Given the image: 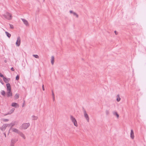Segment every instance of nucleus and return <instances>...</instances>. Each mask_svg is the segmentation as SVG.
Listing matches in <instances>:
<instances>
[{
	"mask_svg": "<svg viewBox=\"0 0 146 146\" xmlns=\"http://www.w3.org/2000/svg\"><path fill=\"white\" fill-rule=\"evenodd\" d=\"M4 17L8 20H11L12 18L11 14L8 12H6V13L3 15Z\"/></svg>",
	"mask_w": 146,
	"mask_h": 146,
	"instance_id": "1",
	"label": "nucleus"
},
{
	"mask_svg": "<svg viewBox=\"0 0 146 146\" xmlns=\"http://www.w3.org/2000/svg\"><path fill=\"white\" fill-rule=\"evenodd\" d=\"M70 119L72 122L74 123V125L75 126L77 127L78 126V124L77 121L75 118L72 115H70Z\"/></svg>",
	"mask_w": 146,
	"mask_h": 146,
	"instance_id": "2",
	"label": "nucleus"
},
{
	"mask_svg": "<svg viewBox=\"0 0 146 146\" xmlns=\"http://www.w3.org/2000/svg\"><path fill=\"white\" fill-rule=\"evenodd\" d=\"M30 125V124L29 123H23L21 125V128L24 129H27Z\"/></svg>",
	"mask_w": 146,
	"mask_h": 146,
	"instance_id": "3",
	"label": "nucleus"
},
{
	"mask_svg": "<svg viewBox=\"0 0 146 146\" xmlns=\"http://www.w3.org/2000/svg\"><path fill=\"white\" fill-rule=\"evenodd\" d=\"M83 111L84 113V116L88 122H89V118L88 115L84 107L82 108Z\"/></svg>",
	"mask_w": 146,
	"mask_h": 146,
	"instance_id": "4",
	"label": "nucleus"
},
{
	"mask_svg": "<svg viewBox=\"0 0 146 146\" xmlns=\"http://www.w3.org/2000/svg\"><path fill=\"white\" fill-rule=\"evenodd\" d=\"M21 39L19 36H18L17 38V40L16 42V44L17 46H19L20 44Z\"/></svg>",
	"mask_w": 146,
	"mask_h": 146,
	"instance_id": "5",
	"label": "nucleus"
},
{
	"mask_svg": "<svg viewBox=\"0 0 146 146\" xmlns=\"http://www.w3.org/2000/svg\"><path fill=\"white\" fill-rule=\"evenodd\" d=\"M10 124H4L2 126L1 129L2 131H4L6 129V127L8 126V125H9Z\"/></svg>",
	"mask_w": 146,
	"mask_h": 146,
	"instance_id": "6",
	"label": "nucleus"
},
{
	"mask_svg": "<svg viewBox=\"0 0 146 146\" xmlns=\"http://www.w3.org/2000/svg\"><path fill=\"white\" fill-rule=\"evenodd\" d=\"M7 96L8 97H12V93L11 90H7Z\"/></svg>",
	"mask_w": 146,
	"mask_h": 146,
	"instance_id": "7",
	"label": "nucleus"
},
{
	"mask_svg": "<svg viewBox=\"0 0 146 146\" xmlns=\"http://www.w3.org/2000/svg\"><path fill=\"white\" fill-rule=\"evenodd\" d=\"M15 108H12L11 110L7 114L4 115H6L8 114H10L12 113L15 110Z\"/></svg>",
	"mask_w": 146,
	"mask_h": 146,
	"instance_id": "8",
	"label": "nucleus"
},
{
	"mask_svg": "<svg viewBox=\"0 0 146 146\" xmlns=\"http://www.w3.org/2000/svg\"><path fill=\"white\" fill-rule=\"evenodd\" d=\"M7 90H11V87L10 84L9 83H7L6 84Z\"/></svg>",
	"mask_w": 146,
	"mask_h": 146,
	"instance_id": "9",
	"label": "nucleus"
},
{
	"mask_svg": "<svg viewBox=\"0 0 146 146\" xmlns=\"http://www.w3.org/2000/svg\"><path fill=\"white\" fill-rule=\"evenodd\" d=\"M11 106L16 108L19 107V105L17 103L14 102L12 104Z\"/></svg>",
	"mask_w": 146,
	"mask_h": 146,
	"instance_id": "10",
	"label": "nucleus"
},
{
	"mask_svg": "<svg viewBox=\"0 0 146 146\" xmlns=\"http://www.w3.org/2000/svg\"><path fill=\"white\" fill-rule=\"evenodd\" d=\"M130 137L132 139H133L134 138V132L132 129L131 130L130 133Z\"/></svg>",
	"mask_w": 146,
	"mask_h": 146,
	"instance_id": "11",
	"label": "nucleus"
},
{
	"mask_svg": "<svg viewBox=\"0 0 146 146\" xmlns=\"http://www.w3.org/2000/svg\"><path fill=\"white\" fill-rule=\"evenodd\" d=\"M15 121H14L13 123H11L10 124H10L9 125H8V127H10L11 126L10 129H11L12 127L15 125Z\"/></svg>",
	"mask_w": 146,
	"mask_h": 146,
	"instance_id": "12",
	"label": "nucleus"
},
{
	"mask_svg": "<svg viewBox=\"0 0 146 146\" xmlns=\"http://www.w3.org/2000/svg\"><path fill=\"white\" fill-rule=\"evenodd\" d=\"M3 80L4 82L6 83H9L8 82H9V80H10V78L7 79L5 77H4L3 78Z\"/></svg>",
	"mask_w": 146,
	"mask_h": 146,
	"instance_id": "13",
	"label": "nucleus"
},
{
	"mask_svg": "<svg viewBox=\"0 0 146 146\" xmlns=\"http://www.w3.org/2000/svg\"><path fill=\"white\" fill-rule=\"evenodd\" d=\"M21 19L24 24L26 26H27L29 25L28 22L26 20L23 19Z\"/></svg>",
	"mask_w": 146,
	"mask_h": 146,
	"instance_id": "14",
	"label": "nucleus"
},
{
	"mask_svg": "<svg viewBox=\"0 0 146 146\" xmlns=\"http://www.w3.org/2000/svg\"><path fill=\"white\" fill-rule=\"evenodd\" d=\"M18 134H19L22 137L23 139H25L26 137L25 135L22 132L20 131Z\"/></svg>",
	"mask_w": 146,
	"mask_h": 146,
	"instance_id": "15",
	"label": "nucleus"
},
{
	"mask_svg": "<svg viewBox=\"0 0 146 146\" xmlns=\"http://www.w3.org/2000/svg\"><path fill=\"white\" fill-rule=\"evenodd\" d=\"M18 141L17 139H16L15 138L13 139H11V143H16L17 141Z\"/></svg>",
	"mask_w": 146,
	"mask_h": 146,
	"instance_id": "16",
	"label": "nucleus"
},
{
	"mask_svg": "<svg viewBox=\"0 0 146 146\" xmlns=\"http://www.w3.org/2000/svg\"><path fill=\"white\" fill-rule=\"evenodd\" d=\"M12 130L13 131L17 133L18 134H19V132H20V131H19L18 129L16 128H13L12 129Z\"/></svg>",
	"mask_w": 146,
	"mask_h": 146,
	"instance_id": "17",
	"label": "nucleus"
},
{
	"mask_svg": "<svg viewBox=\"0 0 146 146\" xmlns=\"http://www.w3.org/2000/svg\"><path fill=\"white\" fill-rule=\"evenodd\" d=\"M51 63L52 65H53L54 63V57L53 56H52L51 57Z\"/></svg>",
	"mask_w": 146,
	"mask_h": 146,
	"instance_id": "18",
	"label": "nucleus"
},
{
	"mask_svg": "<svg viewBox=\"0 0 146 146\" xmlns=\"http://www.w3.org/2000/svg\"><path fill=\"white\" fill-rule=\"evenodd\" d=\"M113 114L114 115H116L117 118H118L119 117V115L117 113V112H115L114 111L113 112Z\"/></svg>",
	"mask_w": 146,
	"mask_h": 146,
	"instance_id": "19",
	"label": "nucleus"
},
{
	"mask_svg": "<svg viewBox=\"0 0 146 146\" xmlns=\"http://www.w3.org/2000/svg\"><path fill=\"white\" fill-rule=\"evenodd\" d=\"M117 98L116 99V100L117 102L120 101L121 100V98L119 97V94H117Z\"/></svg>",
	"mask_w": 146,
	"mask_h": 146,
	"instance_id": "20",
	"label": "nucleus"
},
{
	"mask_svg": "<svg viewBox=\"0 0 146 146\" xmlns=\"http://www.w3.org/2000/svg\"><path fill=\"white\" fill-rule=\"evenodd\" d=\"M5 33L6 35L8 38H9L11 37V35L7 31H5Z\"/></svg>",
	"mask_w": 146,
	"mask_h": 146,
	"instance_id": "21",
	"label": "nucleus"
},
{
	"mask_svg": "<svg viewBox=\"0 0 146 146\" xmlns=\"http://www.w3.org/2000/svg\"><path fill=\"white\" fill-rule=\"evenodd\" d=\"M32 119L33 120H36L38 119V117L37 116H35L34 115H33L32 116Z\"/></svg>",
	"mask_w": 146,
	"mask_h": 146,
	"instance_id": "22",
	"label": "nucleus"
},
{
	"mask_svg": "<svg viewBox=\"0 0 146 146\" xmlns=\"http://www.w3.org/2000/svg\"><path fill=\"white\" fill-rule=\"evenodd\" d=\"M1 94L3 96H5V95L6 93L4 90H2L1 91Z\"/></svg>",
	"mask_w": 146,
	"mask_h": 146,
	"instance_id": "23",
	"label": "nucleus"
},
{
	"mask_svg": "<svg viewBox=\"0 0 146 146\" xmlns=\"http://www.w3.org/2000/svg\"><path fill=\"white\" fill-rule=\"evenodd\" d=\"M19 94H16L14 96L15 99H18L19 98Z\"/></svg>",
	"mask_w": 146,
	"mask_h": 146,
	"instance_id": "24",
	"label": "nucleus"
},
{
	"mask_svg": "<svg viewBox=\"0 0 146 146\" xmlns=\"http://www.w3.org/2000/svg\"><path fill=\"white\" fill-rule=\"evenodd\" d=\"M33 56L36 58H39V56L37 54H33Z\"/></svg>",
	"mask_w": 146,
	"mask_h": 146,
	"instance_id": "25",
	"label": "nucleus"
},
{
	"mask_svg": "<svg viewBox=\"0 0 146 146\" xmlns=\"http://www.w3.org/2000/svg\"><path fill=\"white\" fill-rule=\"evenodd\" d=\"M73 14L74 16H76L77 18L78 17V16L76 13L74 12L73 13Z\"/></svg>",
	"mask_w": 146,
	"mask_h": 146,
	"instance_id": "26",
	"label": "nucleus"
},
{
	"mask_svg": "<svg viewBox=\"0 0 146 146\" xmlns=\"http://www.w3.org/2000/svg\"><path fill=\"white\" fill-rule=\"evenodd\" d=\"M2 120L4 122H7L9 121V120L8 119H2Z\"/></svg>",
	"mask_w": 146,
	"mask_h": 146,
	"instance_id": "27",
	"label": "nucleus"
},
{
	"mask_svg": "<svg viewBox=\"0 0 146 146\" xmlns=\"http://www.w3.org/2000/svg\"><path fill=\"white\" fill-rule=\"evenodd\" d=\"M52 97H53V100L54 101V92H53V90H52Z\"/></svg>",
	"mask_w": 146,
	"mask_h": 146,
	"instance_id": "28",
	"label": "nucleus"
},
{
	"mask_svg": "<svg viewBox=\"0 0 146 146\" xmlns=\"http://www.w3.org/2000/svg\"><path fill=\"white\" fill-rule=\"evenodd\" d=\"M106 113L107 115H108L110 113L109 111L107 110L106 111Z\"/></svg>",
	"mask_w": 146,
	"mask_h": 146,
	"instance_id": "29",
	"label": "nucleus"
},
{
	"mask_svg": "<svg viewBox=\"0 0 146 146\" xmlns=\"http://www.w3.org/2000/svg\"><path fill=\"white\" fill-rule=\"evenodd\" d=\"M19 76L18 75H17L16 77V80H18L19 79Z\"/></svg>",
	"mask_w": 146,
	"mask_h": 146,
	"instance_id": "30",
	"label": "nucleus"
},
{
	"mask_svg": "<svg viewBox=\"0 0 146 146\" xmlns=\"http://www.w3.org/2000/svg\"><path fill=\"white\" fill-rule=\"evenodd\" d=\"M9 26L10 28L12 29H13L14 28V26L12 24H9Z\"/></svg>",
	"mask_w": 146,
	"mask_h": 146,
	"instance_id": "31",
	"label": "nucleus"
},
{
	"mask_svg": "<svg viewBox=\"0 0 146 146\" xmlns=\"http://www.w3.org/2000/svg\"><path fill=\"white\" fill-rule=\"evenodd\" d=\"M0 77H1V78H3L5 77L3 75V74H1L0 72Z\"/></svg>",
	"mask_w": 146,
	"mask_h": 146,
	"instance_id": "32",
	"label": "nucleus"
},
{
	"mask_svg": "<svg viewBox=\"0 0 146 146\" xmlns=\"http://www.w3.org/2000/svg\"><path fill=\"white\" fill-rule=\"evenodd\" d=\"M42 90L43 91H44L45 90L44 88V84H43L42 85Z\"/></svg>",
	"mask_w": 146,
	"mask_h": 146,
	"instance_id": "33",
	"label": "nucleus"
},
{
	"mask_svg": "<svg viewBox=\"0 0 146 146\" xmlns=\"http://www.w3.org/2000/svg\"><path fill=\"white\" fill-rule=\"evenodd\" d=\"M11 70L13 71H15V69L13 67L11 68Z\"/></svg>",
	"mask_w": 146,
	"mask_h": 146,
	"instance_id": "34",
	"label": "nucleus"
},
{
	"mask_svg": "<svg viewBox=\"0 0 146 146\" xmlns=\"http://www.w3.org/2000/svg\"><path fill=\"white\" fill-rule=\"evenodd\" d=\"M14 143H11L10 146H14Z\"/></svg>",
	"mask_w": 146,
	"mask_h": 146,
	"instance_id": "35",
	"label": "nucleus"
},
{
	"mask_svg": "<svg viewBox=\"0 0 146 146\" xmlns=\"http://www.w3.org/2000/svg\"><path fill=\"white\" fill-rule=\"evenodd\" d=\"M70 13H72V14H73V12H73L72 11V10H70Z\"/></svg>",
	"mask_w": 146,
	"mask_h": 146,
	"instance_id": "36",
	"label": "nucleus"
},
{
	"mask_svg": "<svg viewBox=\"0 0 146 146\" xmlns=\"http://www.w3.org/2000/svg\"><path fill=\"white\" fill-rule=\"evenodd\" d=\"M4 135L5 137H6V135L5 133H4Z\"/></svg>",
	"mask_w": 146,
	"mask_h": 146,
	"instance_id": "37",
	"label": "nucleus"
},
{
	"mask_svg": "<svg viewBox=\"0 0 146 146\" xmlns=\"http://www.w3.org/2000/svg\"><path fill=\"white\" fill-rule=\"evenodd\" d=\"M116 32H117L116 31H114V33H115L116 35H117V34L116 33Z\"/></svg>",
	"mask_w": 146,
	"mask_h": 146,
	"instance_id": "38",
	"label": "nucleus"
},
{
	"mask_svg": "<svg viewBox=\"0 0 146 146\" xmlns=\"http://www.w3.org/2000/svg\"><path fill=\"white\" fill-rule=\"evenodd\" d=\"M1 84H3V81H2V82H1Z\"/></svg>",
	"mask_w": 146,
	"mask_h": 146,
	"instance_id": "39",
	"label": "nucleus"
},
{
	"mask_svg": "<svg viewBox=\"0 0 146 146\" xmlns=\"http://www.w3.org/2000/svg\"><path fill=\"white\" fill-rule=\"evenodd\" d=\"M10 129H9V133H8V135L9 134V132H10Z\"/></svg>",
	"mask_w": 146,
	"mask_h": 146,
	"instance_id": "40",
	"label": "nucleus"
},
{
	"mask_svg": "<svg viewBox=\"0 0 146 146\" xmlns=\"http://www.w3.org/2000/svg\"><path fill=\"white\" fill-rule=\"evenodd\" d=\"M6 61H6V60H5V62H7Z\"/></svg>",
	"mask_w": 146,
	"mask_h": 146,
	"instance_id": "41",
	"label": "nucleus"
},
{
	"mask_svg": "<svg viewBox=\"0 0 146 146\" xmlns=\"http://www.w3.org/2000/svg\"><path fill=\"white\" fill-rule=\"evenodd\" d=\"M45 0H43L44 1Z\"/></svg>",
	"mask_w": 146,
	"mask_h": 146,
	"instance_id": "42",
	"label": "nucleus"
}]
</instances>
